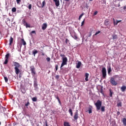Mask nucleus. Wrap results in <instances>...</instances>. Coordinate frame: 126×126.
I'll use <instances>...</instances> for the list:
<instances>
[{
    "instance_id": "13",
    "label": "nucleus",
    "mask_w": 126,
    "mask_h": 126,
    "mask_svg": "<svg viewBox=\"0 0 126 126\" xmlns=\"http://www.w3.org/2000/svg\"><path fill=\"white\" fill-rule=\"evenodd\" d=\"M47 26H48V25H47L46 23H44L42 25V30H46V29H47Z\"/></svg>"
},
{
    "instance_id": "11",
    "label": "nucleus",
    "mask_w": 126,
    "mask_h": 126,
    "mask_svg": "<svg viewBox=\"0 0 126 126\" xmlns=\"http://www.w3.org/2000/svg\"><path fill=\"white\" fill-rule=\"evenodd\" d=\"M36 54H38V50H36V49H34V50L32 51V55L34 57H35Z\"/></svg>"
},
{
    "instance_id": "31",
    "label": "nucleus",
    "mask_w": 126,
    "mask_h": 126,
    "mask_svg": "<svg viewBox=\"0 0 126 126\" xmlns=\"http://www.w3.org/2000/svg\"><path fill=\"white\" fill-rule=\"evenodd\" d=\"M32 101H33V102H37V97H33L32 98Z\"/></svg>"
},
{
    "instance_id": "19",
    "label": "nucleus",
    "mask_w": 126,
    "mask_h": 126,
    "mask_svg": "<svg viewBox=\"0 0 126 126\" xmlns=\"http://www.w3.org/2000/svg\"><path fill=\"white\" fill-rule=\"evenodd\" d=\"M92 109H93V107L92 106L90 105L89 107V113L91 114L92 113Z\"/></svg>"
},
{
    "instance_id": "14",
    "label": "nucleus",
    "mask_w": 126,
    "mask_h": 126,
    "mask_svg": "<svg viewBox=\"0 0 126 126\" xmlns=\"http://www.w3.org/2000/svg\"><path fill=\"white\" fill-rule=\"evenodd\" d=\"M9 46H11V45L13 43V38H12V37L11 36L10 37V39L9 40Z\"/></svg>"
},
{
    "instance_id": "46",
    "label": "nucleus",
    "mask_w": 126,
    "mask_h": 126,
    "mask_svg": "<svg viewBox=\"0 0 126 126\" xmlns=\"http://www.w3.org/2000/svg\"><path fill=\"white\" fill-rule=\"evenodd\" d=\"M46 60L47 61V62H50V61H51V58L48 57L46 58Z\"/></svg>"
},
{
    "instance_id": "29",
    "label": "nucleus",
    "mask_w": 126,
    "mask_h": 126,
    "mask_svg": "<svg viewBox=\"0 0 126 126\" xmlns=\"http://www.w3.org/2000/svg\"><path fill=\"white\" fill-rule=\"evenodd\" d=\"M22 22L24 25H26L27 24V22H26V21L25 20V19L22 20Z\"/></svg>"
},
{
    "instance_id": "22",
    "label": "nucleus",
    "mask_w": 126,
    "mask_h": 126,
    "mask_svg": "<svg viewBox=\"0 0 126 126\" xmlns=\"http://www.w3.org/2000/svg\"><path fill=\"white\" fill-rule=\"evenodd\" d=\"M64 126H70V125H69V123L67 122H64Z\"/></svg>"
},
{
    "instance_id": "50",
    "label": "nucleus",
    "mask_w": 126,
    "mask_h": 126,
    "mask_svg": "<svg viewBox=\"0 0 126 126\" xmlns=\"http://www.w3.org/2000/svg\"><path fill=\"white\" fill-rule=\"evenodd\" d=\"M68 42H69V40L67 38L65 39V43L66 44H67Z\"/></svg>"
},
{
    "instance_id": "26",
    "label": "nucleus",
    "mask_w": 126,
    "mask_h": 126,
    "mask_svg": "<svg viewBox=\"0 0 126 126\" xmlns=\"http://www.w3.org/2000/svg\"><path fill=\"white\" fill-rule=\"evenodd\" d=\"M109 92H110V97H113V94L114 93H113V92H112V90L110 89L109 90Z\"/></svg>"
},
{
    "instance_id": "21",
    "label": "nucleus",
    "mask_w": 126,
    "mask_h": 126,
    "mask_svg": "<svg viewBox=\"0 0 126 126\" xmlns=\"http://www.w3.org/2000/svg\"><path fill=\"white\" fill-rule=\"evenodd\" d=\"M68 112L69 113V114H70V116H71V117L73 116V113L72 112V110H71V108H69Z\"/></svg>"
},
{
    "instance_id": "53",
    "label": "nucleus",
    "mask_w": 126,
    "mask_h": 126,
    "mask_svg": "<svg viewBox=\"0 0 126 126\" xmlns=\"http://www.w3.org/2000/svg\"><path fill=\"white\" fill-rule=\"evenodd\" d=\"M98 13V12L97 11H95L94 14V15H96V14Z\"/></svg>"
},
{
    "instance_id": "38",
    "label": "nucleus",
    "mask_w": 126,
    "mask_h": 126,
    "mask_svg": "<svg viewBox=\"0 0 126 126\" xmlns=\"http://www.w3.org/2000/svg\"><path fill=\"white\" fill-rule=\"evenodd\" d=\"M29 105H30V102H29V101H28L27 103L25 104V106L26 107H27V106H29Z\"/></svg>"
},
{
    "instance_id": "23",
    "label": "nucleus",
    "mask_w": 126,
    "mask_h": 126,
    "mask_svg": "<svg viewBox=\"0 0 126 126\" xmlns=\"http://www.w3.org/2000/svg\"><path fill=\"white\" fill-rule=\"evenodd\" d=\"M123 123L124 126H126V118H123Z\"/></svg>"
},
{
    "instance_id": "4",
    "label": "nucleus",
    "mask_w": 126,
    "mask_h": 126,
    "mask_svg": "<svg viewBox=\"0 0 126 126\" xmlns=\"http://www.w3.org/2000/svg\"><path fill=\"white\" fill-rule=\"evenodd\" d=\"M30 70L31 71V73L32 76H35V75H36V69L35 68V67H34V66H31L30 67Z\"/></svg>"
},
{
    "instance_id": "51",
    "label": "nucleus",
    "mask_w": 126,
    "mask_h": 126,
    "mask_svg": "<svg viewBox=\"0 0 126 126\" xmlns=\"http://www.w3.org/2000/svg\"><path fill=\"white\" fill-rule=\"evenodd\" d=\"M55 78H56V79H59V78H60V76L59 75H56Z\"/></svg>"
},
{
    "instance_id": "59",
    "label": "nucleus",
    "mask_w": 126,
    "mask_h": 126,
    "mask_svg": "<svg viewBox=\"0 0 126 126\" xmlns=\"http://www.w3.org/2000/svg\"><path fill=\"white\" fill-rule=\"evenodd\" d=\"M21 92H22V93H23L24 94H25V92H23L22 91H21Z\"/></svg>"
},
{
    "instance_id": "7",
    "label": "nucleus",
    "mask_w": 126,
    "mask_h": 126,
    "mask_svg": "<svg viewBox=\"0 0 126 126\" xmlns=\"http://www.w3.org/2000/svg\"><path fill=\"white\" fill-rule=\"evenodd\" d=\"M6 109L5 108L1 106L0 107V113H1L2 114H4V115H6Z\"/></svg>"
},
{
    "instance_id": "15",
    "label": "nucleus",
    "mask_w": 126,
    "mask_h": 126,
    "mask_svg": "<svg viewBox=\"0 0 126 126\" xmlns=\"http://www.w3.org/2000/svg\"><path fill=\"white\" fill-rule=\"evenodd\" d=\"M112 38H111V39H112L113 40H116L118 39V35L116 34H114L112 35Z\"/></svg>"
},
{
    "instance_id": "37",
    "label": "nucleus",
    "mask_w": 126,
    "mask_h": 126,
    "mask_svg": "<svg viewBox=\"0 0 126 126\" xmlns=\"http://www.w3.org/2000/svg\"><path fill=\"white\" fill-rule=\"evenodd\" d=\"M59 68V65L58 64L55 65V71H57Z\"/></svg>"
},
{
    "instance_id": "47",
    "label": "nucleus",
    "mask_w": 126,
    "mask_h": 126,
    "mask_svg": "<svg viewBox=\"0 0 126 126\" xmlns=\"http://www.w3.org/2000/svg\"><path fill=\"white\" fill-rule=\"evenodd\" d=\"M100 93L102 94V95H104V93H103V89H101L100 91Z\"/></svg>"
},
{
    "instance_id": "39",
    "label": "nucleus",
    "mask_w": 126,
    "mask_h": 126,
    "mask_svg": "<svg viewBox=\"0 0 126 126\" xmlns=\"http://www.w3.org/2000/svg\"><path fill=\"white\" fill-rule=\"evenodd\" d=\"M16 1L18 4H20V2H21V0H16Z\"/></svg>"
},
{
    "instance_id": "3",
    "label": "nucleus",
    "mask_w": 126,
    "mask_h": 126,
    "mask_svg": "<svg viewBox=\"0 0 126 126\" xmlns=\"http://www.w3.org/2000/svg\"><path fill=\"white\" fill-rule=\"evenodd\" d=\"M101 72L102 73L103 78H106L107 77V70L105 67H103L102 68Z\"/></svg>"
},
{
    "instance_id": "43",
    "label": "nucleus",
    "mask_w": 126,
    "mask_h": 126,
    "mask_svg": "<svg viewBox=\"0 0 126 126\" xmlns=\"http://www.w3.org/2000/svg\"><path fill=\"white\" fill-rule=\"evenodd\" d=\"M118 107H122V102H119L117 104Z\"/></svg>"
},
{
    "instance_id": "16",
    "label": "nucleus",
    "mask_w": 126,
    "mask_h": 126,
    "mask_svg": "<svg viewBox=\"0 0 126 126\" xmlns=\"http://www.w3.org/2000/svg\"><path fill=\"white\" fill-rule=\"evenodd\" d=\"M55 2V5L56 6H59L60 5V0H53Z\"/></svg>"
},
{
    "instance_id": "6",
    "label": "nucleus",
    "mask_w": 126,
    "mask_h": 126,
    "mask_svg": "<svg viewBox=\"0 0 126 126\" xmlns=\"http://www.w3.org/2000/svg\"><path fill=\"white\" fill-rule=\"evenodd\" d=\"M62 63L61 64V67H63L64 65H65L67 64V58L64 57V58H63Z\"/></svg>"
},
{
    "instance_id": "42",
    "label": "nucleus",
    "mask_w": 126,
    "mask_h": 126,
    "mask_svg": "<svg viewBox=\"0 0 126 126\" xmlns=\"http://www.w3.org/2000/svg\"><path fill=\"white\" fill-rule=\"evenodd\" d=\"M84 22H85V19H84V20L82 22L81 26H83V25H84Z\"/></svg>"
},
{
    "instance_id": "61",
    "label": "nucleus",
    "mask_w": 126,
    "mask_h": 126,
    "mask_svg": "<svg viewBox=\"0 0 126 126\" xmlns=\"http://www.w3.org/2000/svg\"><path fill=\"white\" fill-rule=\"evenodd\" d=\"M0 125H1V122H0Z\"/></svg>"
},
{
    "instance_id": "25",
    "label": "nucleus",
    "mask_w": 126,
    "mask_h": 126,
    "mask_svg": "<svg viewBox=\"0 0 126 126\" xmlns=\"http://www.w3.org/2000/svg\"><path fill=\"white\" fill-rule=\"evenodd\" d=\"M60 57H61V58H62V60L64 59V58H66V57H65L64 54H60Z\"/></svg>"
},
{
    "instance_id": "20",
    "label": "nucleus",
    "mask_w": 126,
    "mask_h": 126,
    "mask_svg": "<svg viewBox=\"0 0 126 126\" xmlns=\"http://www.w3.org/2000/svg\"><path fill=\"white\" fill-rule=\"evenodd\" d=\"M107 71L108 74H110V73H111V72H112V68H111V66L108 67Z\"/></svg>"
},
{
    "instance_id": "35",
    "label": "nucleus",
    "mask_w": 126,
    "mask_h": 126,
    "mask_svg": "<svg viewBox=\"0 0 126 126\" xmlns=\"http://www.w3.org/2000/svg\"><path fill=\"white\" fill-rule=\"evenodd\" d=\"M9 55H10L9 53L5 55V59H7V60H8V58H9Z\"/></svg>"
},
{
    "instance_id": "33",
    "label": "nucleus",
    "mask_w": 126,
    "mask_h": 126,
    "mask_svg": "<svg viewBox=\"0 0 126 126\" xmlns=\"http://www.w3.org/2000/svg\"><path fill=\"white\" fill-rule=\"evenodd\" d=\"M83 15H84V13H82V14L80 15V16H79V20H80V19H81V18H82V16H83Z\"/></svg>"
},
{
    "instance_id": "1",
    "label": "nucleus",
    "mask_w": 126,
    "mask_h": 126,
    "mask_svg": "<svg viewBox=\"0 0 126 126\" xmlns=\"http://www.w3.org/2000/svg\"><path fill=\"white\" fill-rule=\"evenodd\" d=\"M13 65L14 67L15 72L17 75L19 74V78H21V75L22 73H21V71L19 68H21L22 67V65L20 64V63H18V62H13Z\"/></svg>"
},
{
    "instance_id": "52",
    "label": "nucleus",
    "mask_w": 126,
    "mask_h": 126,
    "mask_svg": "<svg viewBox=\"0 0 126 126\" xmlns=\"http://www.w3.org/2000/svg\"><path fill=\"white\" fill-rule=\"evenodd\" d=\"M117 116H120V115H121V112H120L119 111L117 112Z\"/></svg>"
},
{
    "instance_id": "34",
    "label": "nucleus",
    "mask_w": 126,
    "mask_h": 126,
    "mask_svg": "<svg viewBox=\"0 0 126 126\" xmlns=\"http://www.w3.org/2000/svg\"><path fill=\"white\" fill-rule=\"evenodd\" d=\"M21 41L23 42L24 46H25V45H26V42L25 41L24 39H22Z\"/></svg>"
},
{
    "instance_id": "28",
    "label": "nucleus",
    "mask_w": 126,
    "mask_h": 126,
    "mask_svg": "<svg viewBox=\"0 0 126 126\" xmlns=\"http://www.w3.org/2000/svg\"><path fill=\"white\" fill-rule=\"evenodd\" d=\"M8 63V59H5V61H4V62L3 63L4 64H7Z\"/></svg>"
},
{
    "instance_id": "62",
    "label": "nucleus",
    "mask_w": 126,
    "mask_h": 126,
    "mask_svg": "<svg viewBox=\"0 0 126 126\" xmlns=\"http://www.w3.org/2000/svg\"><path fill=\"white\" fill-rule=\"evenodd\" d=\"M90 0V1H92V0Z\"/></svg>"
},
{
    "instance_id": "56",
    "label": "nucleus",
    "mask_w": 126,
    "mask_h": 126,
    "mask_svg": "<svg viewBox=\"0 0 126 126\" xmlns=\"http://www.w3.org/2000/svg\"><path fill=\"white\" fill-rule=\"evenodd\" d=\"M55 112H56V111H52V113L54 114H56Z\"/></svg>"
},
{
    "instance_id": "60",
    "label": "nucleus",
    "mask_w": 126,
    "mask_h": 126,
    "mask_svg": "<svg viewBox=\"0 0 126 126\" xmlns=\"http://www.w3.org/2000/svg\"><path fill=\"white\" fill-rule=\"evenodd\" d=\"M65 1H69L70 0H65Z\"/></svg>"
},
{
    "instance_id": "55",
    "label": "nucleus",
    "mask_w": 126,
    "mask_h": 126,
    "mask_svg": "<svg viewBox=\"0 0 126 126\" xmlns=\"http://www.w3.org/2000/svg\"><path fill=\"white\" fill-rule=\"evenodd\" d=\"M41 55L42 56H45V53L42 52V54H41Z\"/></svg>"
},
{
    "instance_id": "27",
    "label": "nucleus",
    "mask_w": 126,
    "mask_h": 126,
    "mask_svg": "<svg viewBox=\"0 0 126 126\" xmlns=\"http://www.w3.org/2000/svg\"><path fill=\"white\" fill-rule=\"evenodd\" d=\"M101 112H105V106H102L101 107Z\"/></svg>"
},
{
    "instance_id": "8",
    "label": "nucleus",
    "mask_w": 126,
    "mask_h": 126,
    "mask_svg": "<svg viewBox=\"0 0 126 126\" xmlns=\"http://www.w3.org/2000/svg\"><path fill=\"white\" fill-rule=\"evenodd\" d=\"M74 119L75 121H77V119H78V111H76L74 115Z\"/></svg>"
},
{
    "instance_id": "57",
    "label": "nucleus",
    "mask_w": 126,
    "mask_h": 126,
    "mask_svg": "<svg viewBox=\"0 0 126 126\" xmlns=\"http://www.w3.org/2000/svg\"><path fill=\"white\" fill-rule=\"evenodd\" d=\"M92 34H91V33H90V35H89V37H91V35H92Z\"/></svg>"
},
{
    "instance_id": "18",
    "label": "nucleus",
    "mask_w": 126,
    "mask_h": 126,
    "mask_svg": "<svg viewBox=\"0 0 126 126\" xmlns=\"http://www.w3.org/2000/svg\"><path fill=\"white\" fill-rule=\"evenodd\" d=\"M121 90L122 92H125V91H126V86H123L121 88Z\"/></svg>"
},
{
    "instance_id": "54",
    "label": "nucleus",
    "mask_w": 126,
    "mask_h": 126,
    "mask_svg": "<svg viewBox=\"0 0 126 126\" xmlns=\"http://www.w3.org/2000/svg\"><path fill=\"white\" fill-rule=\"evenodd\" d=\"M123 9H124V10H126V6H125L124 7Z\"/></svg>"
},
{
    "instance_id": "58",
    "label": "nucleus",
    "mask_w": 126,
    "mask_h": 126,
    "mask_svg": "<svg viewBox=\"0 0 126 126\" xmlns=\"http://www.w3.org/2000/svg\"><path fill=\"white\" fill-rule=\"evenodd\" d=\"M60 68L61 69H63V67H62V65H61Z\"/></svg>"
},
{
    "instance_id": "44",
    "label": "nucleus",
    "mask_w": 126,
    "mask_h": 126,
    "mask_svg": "<svg viewBox=\"0 0 126 126\" xmlns=\"http://www.w3.org/2000/svg\"><path fill=\"white\" fill-rule=\"evenodd\" d=\"M29 9H31V8H32V4H30L29 5Z\"/></svg>"
},
{
    "instance_id": "12",
    "label": "nucleus",
    "mask_w": 126,
    "mask_h": 126,
    "mask_svg": "<svg viewBox=\"0 0 126 126\" xmlns=\"http://www.w3.org/2000/svg\"><path fill=\"white\" fill-rule=\"evenodd\" d=\"M81 66V62L80 61H78L76 65V68H80Z\"/></svg>"
},
{
    "instance_id": "10",
    "label": "nucleus",
    "mask_w": 126,
    "mask_h": 126,
    "mask_svg": "<svg viewBox=\"0 0 126 126\" xmlns=\"http://www.w3.org/2000/svg\"><path fill=\"white\" fill-rule=\"evenodd\" d=\"M120 22H122V20H119V21H116H116H115V19L113 18V23H114V26H116V25H118V23H120Z\"/></svg>"
},
{
    "instance_id": "30",
    "label": "nucleus",
    "mask_w": 126,
    "mask_h": 126,
    "mask_svg": "<svg viewBox=\"0 0 126 126\" xmlns=\"http://www.w3.org/2000/svg\"><path fill=\"white\" fill-rule=\"evenodd\" d=\"M4 79L5 82H6V83H7V82H8V79L7 78V77H4Z\"/></svg>"
},
{
    "instance_id": "49",
    "label": "nucleus",
    "mask_w": 126,
    "mask_h": 126,
    "mask_svg": "<svg viewBox=\"0 0 126 126\" xmlns=\"http://www.w3.org/2000/svg\"><path fill=\"white\" fill-rule=\"evenodd\" d=\"M105 24H108L109 23V21L108 20H106L105 21Z\"/></svg>"
},
{
    "instance_id": "9",
    "label": "nucleus",
    "mask_w": 126,
    "mask_h": 126,
    "mask_svg": "<svg viewBox=\"0 0 126 126\" xmlns=\"http://www.w3.org/2000/svg\"><path fill=\"white\" fill-rule=\"evenodd\" d=\"M39 3L40 4V6H39V5L37 4V6H38V7L43 8L46 5V1H45V0L43 1L42 4L41 3Z\"/></svg>"
},
{
    "instance_id": "32",
    "label": "nucleus",
    "mask_w": 126,
    "mask_h": 126,
    "mask_svg": "<svg viewBox=\"0 0 126 126\" xmlns=\"http://www.w3.org/2000/svg\"><path fill=\"white\" fill-rule=\"evenodd\" d=\"M12 12H16V8L13 7L12 8Z\"/></svg>"
},
{
    "instance_id": "48",
    "label": "nucleus",
    "mask_w": 126,
    "mask_h": 126,
    "mask_svg": "<svg viewBox=\"0 0 126 126\" xmlns=\"http://www.w3.org/2000/svg\"><path fill=\"white\" fill-rule=\"evenodd\" d=\"M56 99H57V100L59 101V103H61V100H60V98L59 97V96H57L56 97Z\"/></svg>"
},
{
    "instance_id": "5",
    "label": "nucleus",
    "mask_w": 126,
    "mask_h": 126,
    "mask_svg": "<svg viewBox=\"0 0 126 126\" xmlns=\"http://www.w3.org/2000/svg\"><path fill=\"white\" fill-rule=\"evenodd\" d=\"M110 83L111 85H113V86H117V85H118V82L116 81L113 77L111 78Z\"/></svg>"
},
{
    "instance_id": "40",
    "label": "nucleus",
    "mask_w": 126,
    "mask_h": 126,
    "mask_svg": "<svg viewBox=\"0 0 126 126\" xmlns=\"http://www.w3.org/2000/svg\"><path fill=\"white\" fill-rule=\"evenodd\" d=\"M26 27L27 28H30L31 26L30 24H28V23L26 25Z\"/></svg>"
},
{
    "instance_id": "36",
    "label": "nucleus",
    "mask_w": 126,
    "mask_h": 126,
    "mask_svg": "<svg viewBox=\"0 0 126 126\" xmlns=\"http://www.w3.org/2000/svg\"><path fill=\"white\" fill-rule=\"evenodd\" d=\"M73 38H74L75 39V40H77V39H78V37L75 34L73 35Z\"/></svg>"
},
{
    "instance_id": "2",
    "label": "nucleus",
    "mask_w": 126,
    "mask_h": 126,
    "mask_svg": "<svg viewBox=\"0 0 126 126\" xmlns=\"http://www.w3.org/2000/svg\"><path fill=\"white\" fill-rule=\"evenodd\" d=\"M96 106V110L99 111L100 109H101V107H102V101L100 100H97L96 102L94 104Z\"/></svg>"
},
{
    "instance_id": "24",
    "label": "nucleus",
    "mask_w": 126,
    "mask_h": 126,
    "mask_svg": "<svg viewBox=\"0 0 126 126\" xmlns=\"http://www.w3.org/2000/svg\"><path fill=\"white\" fill-rule=\"evenodd\" d=\"M33 86H34V88H37V87H38V84H37V82H34Z\"/></svg>"
},
{
    "instance_id": "17",
    "label": "nucleus",
    "mask_w": 126,
    "mask_h": 126,
    "mask_svg": "<svg viewBox=\"0 0 126 126\" xmlns=\"http://www.w3.org/2000/svg\"><path fill=\"white\" fill-rule=\"evenodd\" d=\"M85 80L86 82L88 81V77H89V74L88 73H86L85 75Z\"/></svg>"
},
{
    "instance_id": "45",
    "label": "nucleus",
    "mask_w": 126,
    "mask_h": 126,
    "mask_svg": "<svg viewBox=\"0 0 126 126\" xmlns=\"http://www.w3.org/2000/svg\"><path fill=\"white\" fill-rule=\"evenodd\" d=\"M31 34H36V31H32Z\"/></svg>"
},
{
    "instance_id": "41",
    "label": "nucleus",
    "mask_w": 126,
    "mask_h": 126,
    "mask_svg": "<svg viewBox=\"0 0 126 126\" xmlns=\"http://www.w3.org/2000/svg\"><path fill=\"white\" fill-rule=\"evenodd\" d=\"M99 33H101V31H98L97 32H95L94 34V36H96V35H98V34H99Z\"/></svg>"
}]
</instances>
